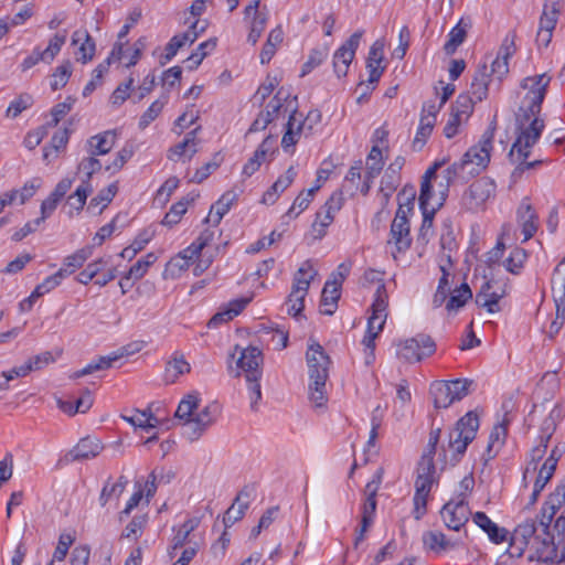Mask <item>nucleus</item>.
<instances>
[{
	"instance_id": "f257e3e1",
	"label": "nucleus",
	"mask_w": 565,
	"mask_h": 565,
	"mask_svg": "<svg viewBox=\"0 0 565 565\" xmlns=\"http://www.w3.org/2000/svg\"><path fill=\"white\" fill-rule=\"evenodd\" d=\"M551 77L546 74L535 75L523 79V88L529 93L523 99V104L515 114L516 139L509 152L511 162L518 163L513 175H521L525 170L536 168L543 163V160L526 161L531 154V149L539 141L545 127L544 120L540 117L542 103L546 95V88Z\"/></svg>"
},
{
	"instance_id": "f03ea898",
	"label": "nucleus",
	"mask_w": 565,
	"mask_h": 565,
	"mask_svg": "<svg viewBox=\"0 0 565 565\" xmlns=\"http://www.w3.org/2000/svg\"><path fill=\"white\" fill-rule=\"evenodd\" d=\"M550 525H542V515L536 520H526L519 524L511 534L509 552L512 556L521 557L526 548L534 551L537 561L554 562L558 556L555 536L550 532Z\"/></svg>"
},
{
	"instance_id": "7ed1b4c3",
	"label": "nucleus",
	"mask_w": 565,
	"mask_h": 565,
	"mask_svg": "<svg viewBox=\"0 0 565 565\" xmlns=\"http://www.w3.org/2000/svg\"><path fill=\"white\" fill-rule=\"evenodd\" d=\"M494 132L495 121L493 120L482 134L478 143L470 147L459 161L454 162L445 170L448 184L456 181L467 182L487 169L493 149Z\"/></svg>"
},
{
	"instance_id": "20e7f679",
	"label": "nucleus",
	"mask_w": 565,
	"mask_h": 565,
	"mask_svg": "<svg viewBox=\"0 0 565 565\" xmlns=\"http://www.w3.org/2000/svg\"><path fill=\"white\" fill-rule=\"evenodd\" d=\"M309 373V398L318 407L327 403L326 382L329 377L331 360L323 347L313 339L309 340L306 352Z\"/></svg>"
},
{
	"instance_id": "39448f33",
	"label": "nucleus",
	"mask_w": 565,
	"mask_h": 565,
	"mask_svg": "<svg viewBox=\"0 0 565 565\" xmlns=\"http://www.w3.org/2000/svg\"><path fill=\"white\" fill-rule=\"evenodd\" d=\"M479 418L476 413L468 412L449 431L448 448L451 451L449 461L457 465L467 450L468 445L476 438Z\"/></svg>"
},
{
	"instance_id": "423d86ee",
	"label": "nucleus",
	"mask_w": 565,
	"mask_h": 565,
	"mask_svg": "<svg viewBox=\"0 0 565 565\" xmlns=\"http://www.w3.org/2000/svg\"><path fill=\"white\" fill-rule=\"evenodd\" d=\"M316 275L317 271L313 269L310 260L305 262L296 271L292 280L291 291L287 300V311L289 315L296 317L303 310L305 297L307 296L310 284Z\"/></svg>"
},
{
	"instance_id": "0eeeda50",
	"label": "nucleus",
	"mask_w": 565,
	"mask_h": 565,
	"mask_svg": "<svg viewBox=\"0 0 565 565\" xmlns=\"http://www.w3.org/2000/svg\"><path fill=\"white\" fill-rule=\"evenodd\" d=\"M413 201L414 195H412V198H407L405 203L399 201L395 217L391 224V242L395 244L396 249L399 253L406 252L412 245L411 227L407 214L413 211Z\"/></svg>"
},
{
	"instance_id": "6e6552de",
	"label": "nucleus",
	"mask_w": 565,
	"mask_h": 565,
	"mask_svg": "<svg viewBox=\"0 0 565 565\" xmlns=\"http://www.w3.org/2000/svg\"><path fill=\"white\" fill-rule=\"evenodd\" d=\"M436 352L434 339L425 333H418L398 344L397 356L405 362L416 363Z\"/></svg>"
},
{
	"instance_id": "1a4fd4ad",
	"label": "nucleus",
	"mask_w": 565,
	"mask_h": 565,
	"mask_svg": "<svg viewBox=\"0 0 565 565\" xmlns=\"http://www.w3.org/2000/svg\"><path fill=\"white\" fill-rule=\"evenodd\" d=\"M561 14L559 0H545L543 11L539 21L536 33V44L539 47H547L553 38V31L556 28Z\"/></svg>"
},
{
	"instance_id": "9d476101",
	"label": "nucleus",
	"mask_w": 565,
	"mask_h": 565,
	"mask_svg": "<svg viewBox=\"0 0 565 565\" xmlns=\"http://www.w3.org/2000/svg\"><path fill=\"white\" fill-rule=\"evenodd\" d=\"M218 415L220 405L217 403L206 405L196 413L192 419H189L188 423H183L184 436H186L190 441L198 440L204 431L215 423Z\"/></svg>"
},
{
	"instance_id": "9b49d317",
	"label": "nucleus",
	"mask_w": 565,
	"mask_h": 565,
	"mask_svg": "<svg viewBox=\"0 0 565 565\" xmlns=\"http://www.w3.org/2000/svg\"><path fill=\"white\" fill-rule=\"evenodd\" d=\"M437 481L436 469H425L417 467V477L415 480L414 514L418 520L426 513L427 498L433 484Z\"/></svg>"
},
{
	"instance_id": "f8f14e48",
	"label": "nucleus",
	"mask_w": 565,
	"mask_h": 565,
	"mask_svg": "<svg viewBox=\"0 0 565 565\" xmlns=\"http://www.w3.org/2000/svg\"><path fill=\"white\" fill-rule=\"evenodd\" d=\"M495 183L489 178L475 181L462 195L465 206L470 211H478L494 195Z\"/></svg>"
},
{
	"instance_id": "ddd939ff",
	"label": "nucleus",
	"mask_w": 565,
	"mask_h": 565,
	"mask_svg": "<svg viewBox=\"0 0 565 565\" xmlns=\"http://www.w3.org/2000/svg\"><path fill=\"white\" fill-rule=\"evenodd\" d=\"M363 35V31L354 32L347 41L343 43L333 55V68L334 73L338 77H343L347 75L349 66L354 58L355 51L359 47L361 38Z\"/></svg>"
},
{
	"instance_id": "4468645a",
	"label": "nucleus",
	"mask_w": 565,
	"mask_h": 565,
	"mask_svg": "<svg viewBox=\"0 0 565 565\" xmlns=\"http://www.w3.org/2000/svg\"><path fill=\"white\" fill-rule=\"evenodd\" d=\"M470 509L465 498L459 501H449L440 510L444 524L452 531H459L468 522Z\"/></svg>"
},
{
	"instance_id": "2eb2a0df",
	"label": "nucleus",
	"mask_w": 565,
	"mask_h": 565,
	"mask_svg": "<svg viewBox=\"0 0 565 565\" xmlns=\"http://www.w3.org/2000/svg\"><path fill=\"white\" fill-rule=\"evenodd\" d=\"M555 409H553L547 417H545L541 424V433L539 436L540 444L532 448L530 452L531 460L529 465H534L533 470H536V462H539L545 455L548 441L556 430ZM530 470V466L526 467L523 479L525 480L526 473Z\"/></svg>"
},
{
	"instance_id": "dca6fc26",
	"label": "nucleus",
	"mask_w": 565,
	"mask_h": 565,
	"mask_svg": "<svg viewBox=\"0 0 565 565\" xmlns=\"http://www.w3.org/2000/svg\"><path fill=\"white\" fill-rule=\"evenodd\" d=\"M515 33L508 34L491 63L490 76L494 75L501 81L509 73V58L515 53Z\"/></svg>"
},
{
	"instance_id": "f3484780",
	"label": "nucleus",
	"mask_w": 565,
	"mask_h": 565,
	"mask_svg": "<svg viewBox=\"0 0 565 565\" xmlns=\"http://www.w3.org/2000/svg\"><path fill=\"white\" fill-rule=\"evenodd\" d=\"M542 525L551 524L557 512H565V477L562 478L555 489L548 494L542 507Z\"/></svg>"
},
{
	"instance_id": "a211bd4d",
	"label": "nucleus",
	"mask_w": 565,
	"mask_h": 565,
	"mask_svg": "<svg viewBox=\"0 0 565 565\" xmlns=\"http://www.w3.org/2000/svg\"><path fill=\"white\" fill-rule=\"evenodd\" d=\"M239 350V356L237 360V367L245 373V377L255 379V376H262L260 365L263 363V353L256 347H248L241 349L238 345L235 347V351Z\"/></svg>"
},
{
	"instance_id": "6ab92c4d",
	"label": "nucleus",
	"mask_w": 565,
	"mask_h": 565,
	"mask_svg": "<svg viewBox=\"0 0 565 565\" xmlns=\"http://www.w3.org/2000/svg\"><path fill=\"white\" fill-rule=\"evenodd\" d=\"M405 164V158L398 156L387 167L384 175L381 180L380 193L382 194L384 202L387 203L392 194L396 191L401 182V170Z\"/></svg>"
},
{
	"instance_id": "aec40b11",
	"label": "nucleus",
	"mask_w": 565,
	"mask_h": 565,
	"mask_svg": "<svg viewBox=\"0 0 565 565\" xmlns=\"http://www.w3.org/2000/svg\"><path fill=\"white\" fill-rule=\"evenodd\" d=\"M516 217L524 236L523 242L531 239L537 232L539 216L527 198H524L518 207Z\"/></svg>"
},
{
	"instance_id": "412c9836",
	"label": "nucleus",
	"mask_w": 565,
	"mask_h": 565,
	"mask_svg": "<svg viewBox=\"0 0 565 565\" xmlns=\"http://www.w3.org/2000/svg\"><path fill=\"white\" fill-rule=\"evenodd\" d=\"M103 450V445L97 438H82L66 455L67 462L83 461L97 457Z\"/></svg>"
},
{
	"instance_id": "4be33fe9",
	"label": "nucleus",
	"mask_w": 565,
	"mask_h": 565,
	"mask_svg": "<svg viewBox=\"0 0 565 565\" xmlns=\"http://www.w3.org/2000/svg\"><path fill=\"white\" fill-rule=\"evenodd\" d=\"M384 166L382 148L373 145L366 158V172L362 182L361 194L366 195L373 180L380 174Z\"/></svg>"
},
{
	"instance_id": "5701e85b",
	"label": "nucleus",
	"mask_w": 565,
	"mask_h": 565,
	"mask_svg": "<svg viewBox=\"0 0 565 565\" xmlns=\"http://www.w3.org/2000/svg\"><path fill=\"white\" fill-rule=\"evenodd\" d=\"M297 177V170L294 166H290L285 174L280 175L274 184L264 193L262 202L267 205H273L295 181Z\"/></svg>"
},
{
	"instance_id": "b1692460",
	"label": "nucleus",
	"mask_w": 565,
	"mask_h": 565,
	"mask_svg": "<svg viewBox=\"0 0 565 565\" xmlns=\"http://www.w3.org/2000/svg\"><path fill=\"white\" fill-rule=\"evenodd\" d=\"M117 139L116 130H106L92 136L87 140V152L92 156L107 154L115 146Z\"/></svg>"
},
{
	"instance_id": "393cba45",
	"label": "nucleus",
	"mask_w": 565,
	"mask_h": 565,
	"mask_svg": "<svg viewBox=\"0 0 565 565\" xmlns=\"http://www.w3.org/2000/svg\"><path fill=\"white\" fill-rule=\"evenodd\" d=\"M384 57V44L381 41H375L370 49L366 67L369 70V83L375 84L380 81L384 66L381 65Z\"/></svg>"
},
{
	"instance_id": "a878e982",
	"label": "nucleus",
	"mask_w": 565,
	"mask_h": 565,
	"mask_svg": "<svg viewBox=\"0 0 565 565\" xmlns=\"http://www.w3.org/2000/svg\"><path fill=\"white\" fill-rule=\"evenodd\" d=\"M72 44H79L78 51L76 53L77 61H81L85 64L94 57L96 44L87 30H76L72 35Z\"/></svg>"
},
{
	"instance_id": "bb28decb",
	"label": "nucleus",
	"mask_w": 565,
	"mask_h": 565,
	"mask_svg": "<svg viewBox=\"0 0 565 565\" xmlns=\"http://www.w3.org/2000/svg\"><path fill=\"white\" fill-rule=\"evenodd\" d=\"M382 482V471H377L373 479L369 481L365 486L364 493L365 500L362 505V518L367 520H374V514L376 511V494L380 489V484Z\"/></svg>"
},
{
	"instance_id": "cd10ccee",
	"label": "nucleus",
	"mask_w": 565,
	"mask_h": 565,
	"mask_svg": "<svg viewBox=\"0 0 565 565\" xmlns=\"http://www.w3.org/2000/svg\"><path fill=\"white\" fill-rule=\"evenodd\" d=\"M423 543L427 550L440 554L455 548L460 542L447 539L443 532L427 531L423 534Z\"/></svg>"
},
{
	"instance_id": "c85d7f7f",
	"label": "nucleus",
	"mask_w": 565,
	"mask_h": 565,
	"mask_svg": "<svg viewBox=\"0 0 565 565\" xmlns=\"http://www.w3.org/2000/svg\"><path fill=\"white\" fill-rule=\"evenodd\" d=\"M341 286L339 281L327 280L321 292L320 312L327 316L334 313L338 307V300L340 299Z\"/></svg>"
},
{
	"instance_id": "c756f323",
	"label": "nucleus",
	"mask_w": 565,
	"mask_h": 565,
	"mask_svg": "<svg viewBox=\"0 0 565 565\" xmlns=\"http://www.w3.org/2000/svg\"><path fill=\"white\" fill-rule=\"evenodd\" d=\"M472 520L488 534L493 543L500 544L507 541L509 532L503 527H499L484 512H476Z\"/></svg>"
},
{
	"instance_id": "7c9ffc66",
	"label": "nucleus",
	"mask_w": 565,
	"mask_h": 565,
	"mask_svg": "<svg viewBox=\"0 0 565 565\" xmlns=\"http://www.w3.org/2000/svg\"><path fill=\"white\" fill-rule=\"evenodd\" d=\"M491 281H486L481 289L476 295V302L478 306L483 307L490 313H494L500 310L499 300L505 295L504 290L491 291Z\"/></svg>"
},
{
	"instance_id": "2f4dec72",
	"label": "nucleus",
	"mask_w": 565,
	"mask_h": 565,
	"mask_svg": "<svg viewBox=\"0 0 565 565\" xmlns=\"http://www.w3.org/2000/svg\"><path fill=\"white\" fill-rule=\"evenodd\" d=\"M252 298H238L232 300L227 308L224 311L217 312L214 315L209 321L210 327H215L221 322H226L232 320L234 317L238 316L245 307L250 302Z\"/></svg>"
},
{
	"instance_id": "473e14b6",
	"label": "nucleus",
	"mask_w": 565,
	"mask_h": 565,
	"mask_svg": "<svg viewBox=\"0 0 565 565\" xmlns=\"http://www.w3.org/2000/svg\"><path fill=\"white\" fill-rule=\"evenodd\" d=\"M490 74L487 64L481 65L471 83V97L476 102H482L488 96Z\"/></svg>"
},
{
	"instance_id": "72a5a7b5",
	"label": "nucleus",
	"mask_w": 565,
	"mask_h": 565,
	"mask_svg": "<svg viewBox=\"0 0 565 565\" xmlns=\"http://www.w3.org/2000/svg\"><path fill=\"white\" fill-rule=\"evenodd\" d=\"M236 201V193L228 191L225 192L218 201L211 206L209 216L205 222H212L214 225H218L223 216L230 211L233 203Z\"/></svg>"
},
{
	"instance_id": "f704fd0d",
	"label": "nucleus",
	"mask_w": 565,
	"mask_h": 565,
	"mask_svg": "<svg viewBox=\"0 0 565 565\" xmlns=\"http://www.w3.org/2000/svg\"><path fill=\"white\" fill-rule=\"evenodd\" d=\"M387 298L384 284L379 285L375 292V299L372 303V315L367 321H374V323L379 321V324H385L387 317L386 309L388 305Z\"/></svg>"
},
{
	"instance_id": "c9c22d12",
	"label": "nucleus",
	"mask_w": 565,
	"mask_h": 565,
	"mask_svg": "<svg viewBox=\"0 0 565 565\" xmlns=\"http://www.w3.org/2000/svg\"><path fill=\"white\" fill-rule=\"evenodd\" d=\"M430 394L436 408H447L455 403L449 381H436L430 385Z\"/></svg>"
},
{
	"instance_id": "e433bc0d",
	"label": "nucleus",
	"mask_w": 565,
	"mask_h": 565,
	"mask_svg": "<svg viewBox=\"0 0 565 565\" xmlns=\"http://www.w3.org/2000/svg\"><path fill=\"white\" fill-rule=\"evenodd\" d=\"M196 196L198 194H188L185 198L174 203L164 215L162 224L169 227L178 224L188 211V206L194 202Z\"/></svg>"
},
{
	"instance_id": "4c0bfd02",
	"label": "nucleus",
	"mask_w": 565,
	"mask_h": 565,
	"mask_svg": "<svg viewBox=\"0 0 565 565\" xmlns=\"http://www.w3.org/2000/svg\"><path fill=\"white\" fill-rule=\"evenodd\" d=\"M191 366L183 355L175 353L168 361L164 370V379L167 383H174L179 376L189 373Z\"/></svg>"
},
{
	"instance_id": "58836bf2",
	"label": "nucleus",
	"mask_w": 565,
	"mask_h": 565,
	"mask_svg": "<svg viewBox=\"0 0 565 565\" xmlns=\"http://www.w3.org/2000/svg\"><path fill=\"white\" fill-rule=\"evenodd\" d=\"M93 248L94 246H85L64 258L63 266L60 269H64L66 271L65 278L84 265V263L93 255Z\"/></svg>"
},
{
	"instance_id": "ea45409f",
	"label": "nucleus",
	"mask_w": 565,
	"mask_h": 565,
	"mask_svg": "<svg viewBox=\"0 0 565 565\" xmlns=\"http://www.w3.org/2000/svg\"><path fill=\"white\" fill-rule=\"evenodd\" d=\"M361 171H362V161L358 160L354 162V164L349 169L344 181L342 183V188L340 191L347 192L349 195L353 196L358 192L361 193Z\"/></svg>"
},
{
	"instance_id": "a19ab883",
	"label": "nucleus",
	"mask_w": 565,
	"mask_h": 565,
	"mask_svg": "<svg viewBox=\"0 0 565 565\" xmlns=\"http://www.w3.org/2000/svg\"><path fill=\"white\" fill-rule=\"evenodd\" d=\"M471 298L472 291L468 284L463 282L449 294V298L446 302V309L448 312H457Z\"/></svg>"
},
{
	"instance_id": "79ce46f5",
	"label": "nucleus",
	"mask_w": 565,
	"mask_h": 565,
	"mask_svg": "<svg viewBox=\"0 0 565 565\" xmlns=\"http://www.w3.org/2000/svg\"><path fill=\"white\" fill-rule=\"evenodd\" d=\"M440 433H441L440 428L430 430L428 443H427V446L420 457L418 467H424L427 470L436 469L435 462H434V456L436 454V448L439 443Z\"/></svg>"
},
{
	"instance_id": "37998d69",
	"label": "nucleus",
	"mask_w": 565,
	"mask_h": 565,
	"mask_svg": "<svg viewBox=\"0 0 565 565\" xmlns=\"http://www.w3.org/2000/svg\"><path fill=\"white\" fill-rule=\"evenodd\" d=\"M284 32L281 28H275L270 31L266 43L260 52V63L267 64L276 53L277 46L282 42Z\"/></svg>"
},
{
	"instance_id": "c03bdc74",
	"label": "nucleus",
	"mask_w": 565,
	"mask_h": 565,
	"mask_svg": "<svg viewBox=\"0 0 565 565\" xmlns=\"http://www.w3.org/2000/svg\"><path fill=\"white\" fill-rule=\"evenodd\" d=\"M65 274L66 271L64 269H58L55 274L46 277L44 281L38 285L32 291L30 302L35 301L38 298L60 286L65 278Z\"/></svg>"
},
{
	"instance_id": "a18cd8bd",
	"label": "nucleus",
	"mask_w": 565,
	"mask_h": 565,
	"mask_svg": "<svg viewBox=\"0 0 565 565\" xmlns=\"http://www.w3.org/2000/svg\"><path fill=\"white\" fill-rule=\"evenodd\" d=\"M199 395L196 393L188 394L178 405L174 416L188 423L194 416V411L199 407Z\"/></svg>"
},
{
	"instance_id": "49530a36",
	"label": "nucleus",
	"mask_w": 565,
	"mask_h": 565,
	"mask_svg": "<svg viewBox=\"0 0 565 565\" xmlns=\"http://www.w3.org/2000/svg\"><path fill=\"white\" fill-rule=\"evenodd\" d=\"M384 326H375L374 321H367L366 333L363 338L362 343L365 347V362L370 364L374 360V351H375V339L382 332Z\"/></svg>"
},
{
	"instance_id": "de8ad7c7",
	"label": "nucleus",
	"mask_w": 565,
	"mask_h": 565,
	"mask_svg": "<svg viewBox=\"0 0 565 565\" xmlns=\"http://www.w3.org/2000/svg\"><path fill=\"white\" fill-rule=\"evenodd\" d=\"M168 94H163L160 98L156 99L141 115L139 119V128L146 129L153 120H156L168 104Z\"/></svg>"
},
{
	"instance_id": "09e8293b",
	"label": "nucleus",
	"mask_w": 565,
	"mask_h": 565,
	"mask_svg": "<svg viewBox=\"0 0 565 565\" xmlns=\"http://www.w3.org/2000/svg\"><path fill=\"white\" fill-rule=\"evenodd\" d=\"M319 190V186H312L308 190L301 191L295 199L292 205L287 211L286 215L289 217H297L302 213L312 201L315 193Z\"/></svg>"
},
{
	"instance_id": "8fccbe9b",
	"label": "nucleus",
	"mask_w": 565,
	"mask_h": 565,
	"mask_svg": "<svg viewBox=\"0 0 565 565\" xmlns=\"http://www.w3.org/2000/svg\"><path fill=\"white\" fill-rule=\"evenodd\" d=\"M529 257L527 252L521 247H514L510 256L503 262L505 269L513 274L519 275L524 267V264Z\"/></svg>"
},
{
	"instance_id": "3c124183",
	"label": "nucleus",
	"mask_w": 565,
	"mask_h": 565,
	"mask_svg": "<svg viewBox=\"0 0 565 565\" xmlns=\"http://www.w3.org/2000/svg\"><path fill=\"white\" fill-rule=\"evenodd\" d=\"M90 182L83 180L74 193L67 198L68 205L76 212H81L86 203L87 196L92 193Z\"/></svg>"
},
{
	"instance_id": "603ef678",
	"label": "nucleus",
	"mask_w": 565,
	"mask_h": 565,
	"mask_svg": "<svg viewBox=\"0 0 565 565\" xmlns=\"http://www.w3.org/2000/svg\"><path fill=\"white\" fill-rule=\"evenodd\" d=\"M461 24L462 20H460V22L454 26L448 34V40L444 45V51L447 55H452L467 36V29Z\"/></svg>"
},
{
	"instance_id": "864d4df0",
	"label": "nucleus",
	"mask_w": 565,
	"mask_h": 565,
	"mask_svg": "<svg viewBox=\"0 0 565 565\" xmlns=\"http://www.w3.org/2000/svg\"><path fill=\"white\" fill-rule=\"evenodd\" d=\"M129 352L127 349L122 348L119 352H113L109 355L99 356L96 360L92 361L87 364L90 374L102 370L110 369L116 361L128 355Z\"/></svg>"
},
{
	"instance_id": "5fc2aeb1",
	"label": "nucleus",
	"mask_w": 565,
	"mask_h": 565,
	"mask_svg": "<svg viewBox=\"0 0 565 565\" xmlns=\"http://www.w3.org/2000/svg\"><path fill=\"white\" fill-rule=\"evenodd\" d=\"M157 255L154 253H148L145 257L140 258L135 265H132L125 276V279H141L146 273L148 271V268L156 263Z\"/></svg>"
},
{
	"instance_id": "6e6d98bb",
	"label": "nucleus",
	"mask_w": 565,
	"mask_h": 565,
	"mask_svg": "<svg viewBox=\"0 0 565 565\" xmlns=\"http://www.w3.org/2000/svg\"><path fill=\"white\" fill-rule=\"evenodd\" d=\"M216 47V40L209 39L207 41L201 43L196 50L188 57L186 62L189 70H195L205 58L210 51H213Z\"/></svg>"
},
{
	"instance_id": "4d7b16f0",
	"label": "nucleus",
	"mask_w": 565,
	"mask_h": 565,
	"mask_svg": "<svg viewBox=\"0 0 565 565\" xmlns=\"http://www.w3.org/2000/svg\"><path fill=\"white\" fill-rule=\"evenodd\" d=\"M435 124L430 118H420L416 136L412 147L414 151H420L433 132Z\"/></svg>"
},
{
	"instance_id": "13d9d810",
	"label": "nucleus",
	"mask_w": 565,
	"mask_h": 565,
	"mask_svg": "<svg viewBox=\"0 0 565 565\" xmlns=\"http://www.w3.org/2000/svg\"><path fill=\"white\" fill-rule=\"evenodd\" d=\"M288 97L289 94H286L282 88L278 89L275 96L267 104L266 109L260 111V114L265 118H270V122L274 121L278 117L284 106V102H286Z\"/></svg>"
},
{
	"instance_id": "bf43d9fd",
	"label": "nucleus",
	"mask_w": 565,
	"mask_h": 565,
	"mask_svg": "<svg viewBox=\"0 0 565 565\" xmlns=\"http://www.w3.org/2000/svg\"><path fill=\"white\" fill-rule=\"evenodd\" d=\"M297 110L295 109L288 119L286 125V131L281 139V147L287 152L292 149L299 140V132L295 131V122L297 121Z\"/></svg>"
},
{
	"instance_id": "052dcab7",
	"label": "nucleus",
	"mask_w": 565,
	"mask_h": 565,
	"mask_svg": "<svg viewBox=\"0 0 565 565\" xmlns=\"http://www.w3.org/2000/svg\"><path fill=\"white\" fill-rule=\"evenodd\" d=\"M72 71V63L70 61H65L57 66L52 75L51 88L53 90L63 88L67 84Z\"/></svg>"
},
{
	"instance_id": "680f3d73",
	"label": "nucleus",
	"mask_w": 565,
	"mask_h": 565,
	"mask_svg": "<svg viewBox=\"0 0 565 565\" xmlns=\"http://www.w3.org/2000/svg\"><path fill=\"white\" fill-rule=\"evenodd\" d=\"M343 204L342 191H334L319 210L334 221L335 214L342 209Z\"/></svg>"
},
{
	"instance_id": "e2e57ef3",
	"label": "nucleus",
	"mask_w": 565,
	"mask_h": 565,
	"mask_svg": "<svg viewBox=\"0 0 565 565\" xmlns=\"http://www.w3.org/2000/svg\"><path fill=\"white\" fill-rule=\"evenodd\" d=\"M66 35L56 33L49 41V45L45 50H41V54L44 57V63H51L55 56L60 53L62 46L65 44Z\"/></svg>"
},
{
	"instance_id": "0e129e2a",
	"label": "nucleus",
	"mask_w": 565,
	"mask_h": 565,
	"mask_svg": "<svg viewBox=\"0 0 565 565\" xmlns=\"http://www.w3.org/2000/svg\"><path fill=\"white\" fill-rule=\"evenodd\" d=\"M327 56L328 50L326 47L313 49L310 52L307 62L302 65L300 76H306L309 74L312 70L318 67L327 58Z\"/></svg>"
},
{
	"instance_id": "69168bd1",
	"label": "nucleus",
	"mask_w": 565,
	"mask_h": 565,
	"mask_svg": "<svg viewBox=\"0 0 565 565\" xmlns=\"http://www.w3.org/2000/svg\"><path fill=\"white\" fill-rule=\"evenodd\" d=\"M74 103L75 98L68 96L64 102L56 104L51 110L52 119L47 125L51 127L57 126L61 119L72 110Z\"/></svg>"
},
{
	"instance_id": "338daca9",
	"label": "nucleus",
	"mask_w": 565,
	"mask_h": 565,
	"mask_svg": "<svg viewBox=\"0 0 565 565\" xmlns=\"http://www.w3.org/2000/svg\"><path fill=\"white\" fill-rule=\"evenodd\" d=\"M106 265L103 258L89 263L84 270L77 275V281L83 285H87L92 281Z\"/></svg>"
},
{
	"instance_id": "774afa93",
	"label": "nucleus",
	"mask_w": 565,
	"mask_h": 565,
	"mask_svg": "<svg viewBox=\"0 0 565 565\" xmlns=\"http://www.w3.org/2000/svg\"><path fill=\"white\" fill-rule=\"evenodd\" d=\"M97 156L89 154L83 158L78 163L77 170L85 174V179L90 182L92 177L102 170V162L96 158Z\"/></svg>"
}]
</instances>
